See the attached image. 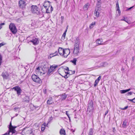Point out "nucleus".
<instances>
[{"label": "nucleus", "mask_w": 135, "mask_h": 135, "mask_svg": "<svg viewBox=\"0 0 135 135\" xmlns=\"http://www.w3.org/2000/svg\"><path fill=\"white\" fill-rule=\"evenodd\" d=\"M80 44L79 39L76 38L75 40L74 47L73 51V54L75 55H77L79 53L80 49L79 48V45Z\"/></svg>", "instance_id": "f257e3e1"}, {"label": "nucleus", "mask_w": 135, "mask_h": 135, "mask_svg": "<svg viewBox=\"0 0 135 135\" xmlns=\"http://www.w3.org/2000/svg\"><path fill=\"white\" fill-rule=\"evenodd\" d=\"M43 6L46 9V13H49L52 11L53 8L52 6H50V2L49 1H45Z\"/></svg>", "instance_id": "f03ea898"}, {"label": "nucleus", "mask_w": 135, "mask_h": 135, "mask_svg": "<svg viewBox=\"0 0 135 135\" xmlns=\"http://www.w3.org/2000/svg\"><path fill=\"white\" fill-rule=\"evenodd\" d=\"M31 7V11L33 13H35L37 15L40 14V12L39 9L37 6L32 5Z\"/></svg>", "instance_id": "7ed1b4c3"}, {"label": "nucleus", "mask_w": 135, "mask_h": 135, "mask_svg": "<svg viewBox=\"0 0 135 135\" xmlns=\"http://www.w3.org/2000/svg\"><path fill=\"white\" fill-rule=\"evenodd\" d=\"M9 27L13 34H15L16 33L17 31V30L15 25L13 23H10L9 25Z\"/></svg>", "instance_id": "20e7f679"}, {"label": "nucleus", "mask_w": 135, "mask_h": 135, "mask_svg": "<svg viewBox=\"0 0 135 135\" xmlns=\"http://www.w3.org/2000/svg\"><path fill=\"white\" fill-rule=\"evenodd\" d=\"M31 78L33 81L36 83H38L40 84L41 82V79L38 77L35 74L32 75Z\"/></svg>", "instance_id": "39448f33"}, {"label": "nucleus", "mask_w": 135, "mask_h": 135, "mask_svg": "<svg viewBox=\"0 0 135 135\" xmlns=\"http://www.w3.org/2000/svg\"><path fill=\"white\" fill-rule=\"evenodd\" d=\"M93 102L92 101H90L88 105V107L87 111V113H88V112L90 113L92 112L93 109Z\"/></svg>", "instance_id": "423d86ee"}, {"label": "nucleus", "mask_w": 135, "mask_h": 135, "mask_svg": "<svg viewBox=\"0 0 135 135\" xmlns=\"http://www.w3.org/2000/svg\"><path fill=\"white\" fill-rule=\"evenodd\" d=\"M70 50L69 49H65L64 51L63 56L65 57H66L69 54Z\"/></svg>", "instance_id": "0eeeda50"}, {"label": "nucleus", "mask_w": 135, "mask_h": 135, "mask_svg": "<svg viewBox=\"0 0 135 135\" xmlns=\"http://www.w3.org/2000/svg\"><path fill=\"white\" fill-rule=\"evenodd\" d=\"M16 127H15L14 128H12L9 130L8 133L7 132L8 135H12V134L15 133L16 132L15 129Z\"/></svg>", "instance_id": "6e6552de"}, {"label": "nucleus", "mask_w": 135, "mask_h": 135, "mask_svg": "<svg viewBox=\"0 0 135 135\" xmlns=\"http://www.w3.org/2000/svg\"><path fill=\"white\" fill-rule=\"evenodd\" d=\"M26 5V2L23 0H21L19 2V5L21 8H23Z\"/></svg>", "instance_id": "1a4fd4ad"}, {"label": "nucleus", "mask_w": 135, "mask_h": 135, "mask_svg": "<svg viewBox=\"0 0 135 135\" xmlns=\"http://www.w3.org/2000/svg\"><path fill=\"white\" fill-rule=\"evenodd\" d=\"M34 45H36L38 44L39 42V41L37 38L35 37H33L32 40L30 41Z\"/></svg>", "instance_id": "9d476101"}, {"label": "nucleus", "mask_w": 135, "mask_h": 135, "mask_svg": "<svg viewBox=\"0 0 135 135\" xmlns=\"http://www.w3.org/2000/svg\"><path fill=\"white\" fill-rule=\"evenodd\" d=\"M23 132H24L26 135H31L32 133V131L30 129L26 130L25 129L23 131Z\"/></svg>", "instance_id": "9b49d317"}, {"label": "nucleus", "mask_w": 135, "mask_h": 135, "mask_svg": "<svg viewBox=\"0 0 135 135\" xmlns=\"http://www.w3.org/2000/svg\"><path fill=\"white\" fill-rule=\"evenodd\" d=\"M64 49L61 47H59L58 49V52L60 55L62 56L63 55Z\"/></svg>", "instance_id": "f8f14e48"}, {"label": "nucleus", "mask_w": 135, "mask_h": 135, "mask_svg": "<svg viewBox=\"0 0 135 135\" xmlns=\"http://www.w3.org/2000/svg\"><path fill=\"white\" fill-rule=\"evenodd\" d=\"M108 64L106 62H102L100 64L99 67H105L107 66Z\"/></svg>", "instance_id": "ddd939ff"}, {"label": "nucleus", "mask_w": 135, "mask_h": 135, "mask_svg": "<svg viewBox=\"0 0 135 135\" xmlns=\"http://www.w3.org/2000/svg\"><path fill=\"white\" fill-rule=\"evenodd\" d=\"M102 39H98L96 41V42L97 44H98V45H104V43H102Z\"/></svg>", "instance_id": "4468645a"}, {"label": "nucleus", "mask_w": 135, "mask_h": 135, "mask_svg": "<svg viewBox=\"0 0 135 135\" xmlns=\"http://www.w3.org/2000/svg\"><path fill=\"white\" fill-rule=\"evenodd\" d=\"M100 79H101V76H99L98 77V79H96V80H95V82L94 85V87H95L97 85L98 83H99V80Z\"/></svg>", "instance_id": "2eb2a0df"}, {"label": "nucleus", "mask_w": 135, "mask_h": 135, "mask_svg": "<svg viewBox=\"0 0 135 135\" xmlns=\"http://www.w3.org/2000/svg\"><path fill=\"white\" fill-rule=\"evenodd\" d=\"M127 120L126 119L124 121L123 123L122 124V127L123 128H126L127 126Z\"/></svg>", "instance_id": "dca6fc26"}, {"label": "nucleus", "mask_w": 135, "mask_h": 135, "mask_svg": "<svg viewBox=\"0 0 135 135\" xmlns=\"http://www.w3.org/2000/svg\"><path fill=\"white\" fill-rule=\"evenodd\" d=\"M45 69H46L45 71L46 72L48 71V72L47 73V74L48 75H50V73H51L53 71L52 70V69L50 68L49 69L48 68H45Z\"/></svg>", "instance_id": "f3484780"}, {"label": "nucleus", "mask_w": 135, "mask_h": 135, "mask_svg": "<svg viewBox=\"0 0 135 135\" xmlns=\"http://www.w3.org/2000/svg\"><path fill=\"white\" fill-rule=\"evenodd\" d=\"M68 74L72 75V71L71 70H69L68 71H67L66 74L64 78H67L68 77Z\"/></svg>", "instance_id": "a211bd4d"}, {"label": "nucleus", "mask_w": 135, "mask_h": 135, "mask_svg": "<svg viewBox=\"0 0 135 135\" xmlns=\"http://www.w3.org/2000/svg\"><path fill=\"white\" fill-rule=\"evenodd\" d=\"M4 79H7L8 77L7 74L6 72H3L2 74Z\"/></svg>", "instance_id": "6ab92c4d"}, {"label": "nucleus", "mask_w": 135, "mask_h": 135, "mask_svg": "<svg viewBox=\"0 0 135 135\" xmlns=\"http://www.w3.org/2000/svg\"><path fill=\"white\" fill-rule=\"evenodd\" d=\"M60 133V134H63L65 135L66 134L65 131L64 129H61L59 132Z\"/></svg>", "instance_id": "aec40b11"}, {"label": "nucleus", "mask_w": 135, "mask_h": 135, "mask_svg": "<svg viewBox=\"0 0 135 135\" xmlns=\"http://www.w3.org/2000/svg\"><path fill=\"white\" fill-rule=\"evenodd\" d=\"M20 88L19 86H16L13 87L12 89H14L17 92L21 89Z\"/></svg>", "instance_id": "412c9836"}, {"label": "nucleus", "mask_w": 135, "mask_h": 135, "mask_svg": "<svg viewBox=\"0 0 135 135\" xmlns=\"http://www.w3.org/2000/svg\"><path fill=\"white\" fill-rule=\"evenodd\" d=\"M131 90V89H129L126 90H121L120 91V93H124L127 92L128 91Z\"/></svg>", "instance_id": "4be33fe9"}, {"label": "nucleus", "mask_w": 135, "mask_h": 135, "mask_svg": "<svg viewBox=\"0 0 135 135\" xmlns=\"http://www.w3.org/2000/svg\"><path fill=\"white\" fill-rule=\"evenodd\" d=\"M93 129L92 128H90L89 130L88 133V135H93Z\"/></svg>", "instance_id": "5701e85b"}, {"label": "nucleus", "mask_w": 135, "mask_h": 135, "mask_svg": "<svg viewBox=\"0 0 135 135\" xmlns=\"http://www.w3.org/2000/svg\"><path fill=\"white\" fill-rule=\"evenodd\" d=\"M57 65H52L50 66V68L53 71L57 67Z\"/></svg>", "instance_id": "b1692460"}, {"label": "nucleus", "mask_w": 135, "mask_h": 135, "mask_svg": "<svg viewBox=\"0 0 135 135\" xmlns=\"http://www.w3.org/2000/svg\"><path fill=\"white\" fill-rule=\"evenodd\" d=\"M76 61V58H74L73 60L70 61V62L73 63L74 65H75Z\"/></svg>", "instance_id": "393cba45"}, {"label": "nucleus", "mask_w": 135, "mask_h": 135, "mask_svg": "<svg viewBox=\"0 0 135 135\" xmlns=\"http://www.w3.org/2000/svg\"><path fill=\"white\" fill-rule=\"evenodd\" d=\"M47 104H52L53 102L52 98H51L50 99L48 100L47 101Z\"/></svg>", "instance_id": "a878e982"}, {"label": "nucleus", "mask_w": 135, "mask_h": 135, "mask_svg": "<svg viewBox=\"0 0 135 135\" xmlns=\"http://www.w3.org/2000/svg\"><path fill=\"white\" fill-rule=\"evenodd\" d=\"M25 101L27 102H28L30 100V98L29 97L26 96L24 98Z\"/></svg>", "instance_id": "bb28decb"}, {"label": "nucleus", "mask_w": 135, "mask_h": 135, "mask_svg": "<svg viewBox=\"0 0 135 135\" xmlns=\"http://www.w3.org/2000/svg\"><path fill=\"white\" fill-rule=\"evenodd\" d=\"M67 31V30H66L65 31L63 34L62 36V38L63 40H64L65 38V35H66V33Z\"/></svg>", "instance_id": "cd10ccee"}, {"label": "nucleus", "mask_w": 135, "mask_h": 135, "mask_svg": "<svg viewBox=\"0 0 135 135\" xmlns=\"http://www.w3.org/2000/svg\"><path fill=\"white\" fill-rule=\"evenodd\" d=\"M94 15L96 17H98L99 15V13L98 12L95 10V12L94 13Z\"/></svg>", "instance_id": "c85d7f7f"}, {"label": "nucleus", "mask_w": 135, "mask_h": 135, "mask_svg": "<svg viewBox=\"0 0 135 135\" xmlns=\"http://www.w3.org/2000/svg\"><path fill=\"white\" fill-rule=\"evenodd\" d=\"M95 22L92 23L89 26V28L90 29L93 28V27L94 25H95Z\"/></svg>", "instance_id": "c756f323"}, {"label": "nucleus", "mask_w": 135, "mask_h": 135, "mask_svg": "<svg viewBox=\"0 0 135 135\" xmlns=\"http://www.w3.org/2000/svg\"><path fill=\"white\" fill-rule=\"evenodd\" d=\"M67 96L65 94H63L61 96V99L62 100H65Z\"/></svg>", "instance_id": "7c9ffc66"}, {"label": "nucleus", "mask_w": 135, "mask_h": 135, "mask_svg": "<svg viewBox=\"0 0 135 135\" xmlns=\"http://www.w3.org/2000/svg\"><path fill=\"white\" fill-rule=\"evenodd\" d=\"M89 6V4L88 3H87L84 5V9H87L88 7Z\"/></svg>", "instance_id": "2f4dec72"}, {"label": "nucleus", "mask_w": 135, "mask_h": 135, "mask_svg": "<svg viewBox=\"0 0 135 135\" xmlns=\"http://www.w3.org/2000/svg\"><path fill=\"white\" fill-rule=\"evenodd\" d=\"M102 3L101 0H97V5H100Z\"/></svg>", "instance_id": "473e14b6"}, {"label": "nucleus", "mask_w": 135, "mask_h": 135, "mask_svg": "<svg viewBox=\"0 0 135 135\" xmlns=\"http://www.w3.org/2000/svg\"><path fill=\"white\" fill-rule=\"evenodd\" d=\"M14 127H13L12 126V124H11V122L10 123V124H9V130L12 128H14Z\"/></svg>", "instance_id": "72a5a7b5"}, {"label": "nucleus", "mask_w": 135, "mask_h": 135, "mask_svg": "<svg viewBox=\"0 0 135 135\" xmlns=\"http://www.w3.org/2000/svg\"><path fill=\"white\" fill-rule=\"evenodd\" d=\"M22 91V90L21 89L20 90H19L17 91V94L18 95H19L21 94V93Z\"/></svg>", "instance_id": "f704fd0d"}, {"label": "nucleus", "mask_w": 135, "mask_h": 135, "mask_svg": "<svg viewBox=\"0 0 135 135\" xmlns=\"http://www.w3.org/2000/svg\"><path fill=\"white\" fill-rule=\"evenodd\" d=\"M5 25V23H1L0 24V29H1L2 27V26L3 25Z\"/></svg>", "instance_id": "c9c22d12"}, {"label": "nucleus", "mask_w": 135, "mask_h": 135, "mask_svg": "<svg viewBox=\"0 0 135 135\" xmlns=\"http://www.w3.org/2000/svg\"><path fill=\"white\" fill-rule=\"evenodd\" d=\"M133 92H129L127 93V95H131L132 94V93Z\"/></svg>", "instance_id": "e433bc0d"}, {"label": "nucleus", "mask_w": 135, "mask_h": 135, "mask_svg": "<svg viewBox=\"0 0 135 135\" xmlns=\"http://www.w3.org/2000/svg\"><path fill=\"white\" fill-rule=\"evenodd\" d=\"M129 28L128 27H125L124 28H123L122 30L123 31L124 30H126V29H128Z\"/></svg>", "instance_id": "4c0bfd02"}, {"label": "nucleus", "mask_w": 135, "mask_h": 135, "mask_svg": "<svg viewBox=\"0 0 135 135\" xmlns=\"http://www.w3.org/2000/svg\"><path fill=\"white\" fill-rule=\"evenodd\" d=\"M65 69L66 70V71H68L69 70V68L68 67H66V68ZM65 72L66 73H67V72L66 71H65Z\"/></svg>", "instance_id": "58836bf2"}, {"label": "nucleus", "mask_w": 135, "mask_h": 135, "mask_svg": "<svg viewBox=\"0 0 135 135\" xmlns=\"http://www.w3.org/2000/svg\"><path fill=\"white\" fill-rule=\"evenodd\" d=\"M128 108V106H127L125 107L124 108H122V110H125L126 109H127Z\"/></svg>", "instance_id": "ea45409f"}, {"label": "nucleus", "mask_w": 135, "mask_h": 135, "mask_svg": "<svg viewBox=\"0 0 135 135\" xmlns=\"http://www.w3.org/2000/svg\"><path fill=\"white\" fill-rule=\"evenodd\" d=\"M45 127H44V126H42L41 127V130L43 131H44L45 129Z\"/></svg>", "instance_id": "a19ab883"}, {"label": "nucleus", "mask_w": 135, "mask_h": 135, "mask_svg": "<svg viewBox=\"0 0 135 135\" xmlns=\"http://www.w3.org/2000/svg\"><path fill=\"white\" fill-rule=\"evenodd\" d=\"M119 4L118 3V1H117V2L116 3V7H118L119 8Z\"/></svg>", "instance_id": "79ce46f5"}, {"label": "nucleus", "mask_w": 135, "mask_h": 135, "mask_svg": "<svg viewBox=\"0 0 135 135\" xmlns=\"http://www.w3.org/2000/svg\"><path fill=\"white\" fill-rule=\"evenodd\" d=\"M128 100L129 101H131L133 103H134V100L133 99H128Z\"/></svg>", "instance_id": "37998d69"}, {"label": "nucleus", "mask_w": 135, "mask_h": 135, "mask_svg": "<svg viewBox=\"0 0 135 135\" xmlns=\"http://www.w3.org/2000/svg\"><path fill=\"white\" fill-rule=\"evenodd\" d=\"M108 110H107V111H106L105 112V114H104V115H105H105H106L107 114V113H108Z\"/></svg>", "instance_id": "c03bdc74"}, {"label": "nucleus", "mask_w": 135, "mask_h": 135, "mask_svg": "<svg viewBox=\"0 0 135 135\" xmlns=\"http://www.w3.org/2000/svg\"><path fill=\"white\" fill-rule=\"evenodd\" d=\"M40 70V68L39 67H37L36 68V70L38 71L39 70Z\"/></svg>", "instance_id": "a18cd8bd"}, {"label": "nucleus", "mask_w": 135, "mask_h": 135, "mask_svg": "<svg viewBox=\"0 0 135 135\" xmlns=\"http://www.w3.org/2000/svg\"><path fill=\"white\" fill-rule=\"evenodd\" d=\"M66 114L67 115L68 117H69V115L68 114V111H66Z\"/></svg>", "instance_id": "49530a36"}, {"label": "nucleus", "mask_w": 135, "mask_h": 135, "mask_svg": "<svg viewBox=\"0 0 135 135\" xmlns=\"http://www.w3.org/2000/svg\"><path fill=\"white\" fill-rule=\"evenodd\" d=\"M45 125H46V123H44L43 124H42V126H44V127H45Z\"/></svg>", "instance_id": "de8ad7c7"}, {"label": "nucleus", "mask_w": 135, "mask_h": 135, "mask_svg": "<svg viewBox=\"0 0 135 135\" xmlns=\"http://www.w3.org/2000/svg\"><path fill=\"white\" fill-rule=\"evenodd\" d=\"M133 7H130L128 9H127V10H130V9H131Z\"/></svg>", "instance_id": "09e8293b"}, {"label": "nucleus", "mask_w": 135, "mask_h": 135, "mask_svg": "<svg viewBox=\"0 0 135 135\" xmlns=\"http://www.w3.org/2000/svg\"><path fill=\"white\" fill-rule=\"evenodd\" d=\"M123 20L124 21H125L126 22H127V20H126V19L125 18H124V19Z\"/></svg>", "instance_id": "8fccbe9b"}, {"label": "nucleus", "mask_w": 135, "mask_h": 135, "mask_svg": "<svg viewBox=\"0 0 135 135\" xmlns=\"http://www.w3.org/2000/svg\"><path fill=\"white\" fill-rule=\"evenodd\" d=\"M118 11V13L120 14V10H118V11Z\"/></svg>", "instance_id": "3c124183"}, {"label": "nucleus", "mask_w": 135, "mask_h": 135, "mask_svg": "<svg viewBox=\"0 0 135 135\" xmlns=\"http://www.w3.org/2000/svg\"><path fill=\"white\" fill-rule=\"evenodd\" d=\"M75 72V71H72V74H74Z\"/></svg>", "instance_id": "603ef678"}, {"label": "nucleus", "mask_w": 135, "mask_h": 135, "mask_svg": "<svg viewBox=\"0 0 135 135\" xmlns=\"http://www.w3.org/2000/svg\"><path fill=\"white\" fill-rule=\"evenodd\" d=\"M33 107H35V108H34L35 109H36V108H37L38 107L37 106L36 107H35L33 105Z\"/></svg>", "instance_id": "864d4df0"}, {"label": "nucleus", "mask_w": 135, "mask_h": 135, "mask_svg": "<svg viewBox=\"0 0 135 135\" xmlns=\"http://www.w3.org/2000/svg\"><path fill=\"white\" fill-rule=\"evenodd\" d=\"M117 11H118V10H120L119 9V8L118 7H117Z\"/></svg>", "instance_id": "5fc2aeb1"}, {"label": "nucleus", "mask_w": 135, "mask_h": 135, "mask_svg": "<svg viewBox=\"0 0 135 135\" xmlns=\"http://www.w3.org/2000/svg\"><path fill=\"white\" fill-rule=\"evenodd\" d=\"M134 100V103H135V98H133Z\"/></svg>", "instance_id": "6e6d98bb"}, {"label": "nucleus", "mask_w": 135, "mask_h": 135, "mask_svg": "<svg viewBox=\"0 0 135 135\" xmlns=\"http://www.w3.org/2000/svg\"><path fill=\"white\" fill-rule=\"evenodd\" d=\"M17 109V107H15L14 108V109Z\"/></svg>", "instance_id": "4d7b16f0"}, {"label": "nucleus", "mask_w": 135, "mask_h": 135, "mask_svg": "<svg viewBox=\"0 0 135 135\" xmlns=\"http://www.w3.org/2000/svg\"><path fill=\"white\" fill-rule=\"evenodd\" d=\"M132 60H134V57H132Z\"/></svg>", "instance_id": "13d9d810"}, {"label": "nucleus", "mask_w": 135, "mask_h": 135, "mask_svg": "<svg viewBox=\"0 0 135 135\" xmlns=\"http://www.w3.org/2000/svg\"><path fill=\"white\" fill-rule=\"evenodd\" d=\"M68 118H69V120H70V117L69 116V117H68Z\"/></svg>", "instance_id": "bf43d9fd"}, {"label": "nucleus", "mask_w": 135, "mask_h": 135, "mask_svg": "<svg viewBox=\"0 0 135 135\" xmlns=\"http://www.w3.org/2000/svg\"><path fill=\"white\" fill-rule=\"evenodd\" d=\"M68 26H67V27H66V29L67 30V29H68Z\"/></svg>", "instance_id": "052dcab7"}, {"label": "nucleus", "mask_w": 135, "mask_h": 135, "mask_svg": "<svg viewBox=\"0 0 135 135\" xmlns=\"http://www.w3.org/2000/svg\"><path fill=\"white\" fill-rule=\"evenodd\" d=\"M57 53H57V52H56H56H55V53H56H56L57 54Z\"/></svg>", "instance_id": "680f3d73"}, {"label": "nucleus", "mask_w": 135, "mask_h": 135, "mask_svg": "<svg viewBox=\"0 0 135 135\" xmlns=\"http://www.w3.org/2000/svg\"><path fill=\"white\" fill-rule=\"evenodd\" d=\"M57 110H55V111H57Z\"/></svg>", "instance_id": "e2e57ef3"}, {"label": "nucleus", "mask_w": 135, "mask_h": 135, "mask_svg": "<svg viewBox=\"0 0 135 135\" xmlns=\"http://www.w3.org/2000/svg\"><path fill=\"white\" fill-rule=\"evenodd\" d=\"M115 129V128H113V129Z\"/></svg>", "instance_id": "0e129e2a"}, {"label": "nucleus", "mask_w": 135, "mask_h": 135, "mask_svg": "<svg viewBox=\"0 0 135 135\" xmlns=\"http://www.w3.org/2000/svg\"><path fill=\"white\" fill-rule=\"evenodd\" d=\"M55 1H56L57 0H54Z\"/></svg>", "instance_id": "69168bd1"}]
</instances>
